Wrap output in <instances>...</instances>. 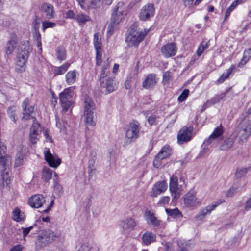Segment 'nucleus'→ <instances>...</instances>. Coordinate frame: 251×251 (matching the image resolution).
Listing matches in <instances>:
<instances>
[{"label":"nucleus","instance_id":"19","mask_svg":"<svg viewBox=\"0 0 251 251\" xmlns=\"http://www.w3.org/2000/svg\"><path fill=\"white\" fill-rule=\"evenodd\" d=\"M23 108L22 119L24 120H29L34 118L33 116L34 107L30 104V100L27 98L23 101L22 105Z\"/></svg>","mask_w":251,"mask_h":251},{"label":"nucleus","instance_id":"2","mask_svg":"<svg viewBox=\"0 0 251 251\" xmlns=\"http://www.w3.org/2000/svg\"><path fill=\"white\" fill-rule=\"evenodd\" d=\"M149 29H145L142 31L138 28L137 24H133L128 30L126 41L129 46H137L144 39Z\"/></svg>","mask_w":251,"mask_h":251},{"label":"nucleus","instance_id":"57","mask_svg":"<svg viewBox=\"0 0 251 251\" xmlns=\"http://www.w3.org/2000/svg\"><path fill=\"white\" fill-rule=\"evenodd\" d=\"M157 117L155 115H151L148 119V121L150 125H153L157 119Z\"/></svg>","mask_w":251,"mask_h":251},{"label":"nucleus","instance_id":"56","mask_svg":"<svg viewBox=\"0 0 251 251\" xmlns=\"http://www.w3.org/2000/svg\"><path fill=\"white\" fill-rule=\"evenodd\" d=\"M237 192V188L233 187H231L228 190L226 193V195L227 197H232Z\"/></svg>","mask_w":251,"mask_h":251},{"label":"nucleus","instance_id":"20","mask_svg":"<svg viewBox=\"0 0 251 251\" xmlns=\"http://www.w3.org/2000/svg\"><path fill=\"white\" fill-rule=\"evenodd\" d=\"M45 159L50 166L57 168L61 163V159L55 154H52L49 150L44 151Z\"/></svg>","mask_w":251,"mask_h":251},{"label":"nucleus","instance_id":"59","mask_svg":"<svg viewBox=\"0 0 251 251\" xmlns=\"http://www.w3.org/2000/svg\"><path fill=\"white\" fill-rule=\"evenodd\" d=\"M66 17L69 19H74L75 20V13L72 10H69L66 14Z\"/></svg>","mask_w":251,"mask_h":251},{"label":"nucleus","instance_id":"10","mask_svg":"<svg viewBox=\"0 0 251 251\" xmlns=\"http://www.w3.org/2000/svg\"><path fill=\"white\" fill-rule=\"evenodd\" d=\"M182 189L181 185L178 186L177 177L174 176L171 177L169 182V190L173 197V201H175L179 198L180 192Z\"/></svg>","mask_w":251,"mask_h":251},{"label":"nucleus","instance_id":"12","mask_svg":"<svg viewBox=\"0 0 251 251\" xmlns=\"http://www.w3.org/2000/svg\"><path fill=\"white\" fill-rule=\"evenodd\" d=\"M155 14V8L152 4L148 3L141 9L139 13V18L141 21H147L153 17Z\"/></svg>","mask_w":251,"mask_h":251},{"label":"nucleus","instance_id":"3","mask_svg":"<svg viewBox=\"0 0 251 251\" xmlns=\"http://www.w3.org/2000/svg\"><path fill=\"white\" fill-rule=\"evenodd\" d=\"M138 225V220L135 217H128L120 220L118 224L122 234H126L135 230Z\"/></svg>","mask_w":251,"mask_h":251},{"label":"nucleus","instance_id":"63","mask_svg":"<svg viewBox=\"0 0 251 251\" xmlns=\"http://www.w3.org/2000/svg\"><path fill=\"white\" fill-rule=\"evenodd\" d=\"M23 247L21 245H17L13 247L9 251H22Z\"/></svg>","mask_w":251,"mask_h":251},{"label":"nucleus","instance_id":"9","mask_svg":"<svg viewBox=\"0 0 251 251\" xmlns=\"http://www.w3.org/2000/svg\"><path fill=\"white\" fill-rule=\"evenodd\" d=\"M144 217L147 224L154 227L164 228L165 226V223L156 217L154 213L152 211L146 210Z\"/></svg>","mask_w":251,"mask_h":251},{"label":"nucleus","instance_id":"4","mask_svg":"<svg viewBox=\"0 0 251 251\" xmlns=\"http://www.w3.org/2000/svg\"><path fill=\"white\" fill-rule=\"evenodd\" d=\"M56 238V234L52 230L46 229L42 231L38 235L36 242V248L39 250L52 242Z\"/></svg>","mask_w":251,"mask_h":251},{"label":"nucleus","instance_id":"5","mask_svg":"<svg viewBox=\"0 0 251 251\" xmlns=\"http://www.w3.org/2000/svg\"><path fill=\"white\" fill-rule=\"evenodd\" d=\"M125 9L123 2H118L115 7L108 25V32H112L116 26L122 21L124 16L123 12Z\"/></svg>","mask_w":251,"mask_h":251},{"label":"nucleus","instance_id":"39","mask_svg":"<svg viewBox=\"0 0 251 251\" xmlns=\"http://www.w3.org/2000/svg\"><path fill=\"white\" fill-rule=\"evenodd\" d=\"M25 218L24 213L18 208H15L12 212V219L16 222H20Z\"/></svg>","mask_w":251,"mask_h":251},{"label":"nucleus","instance_id":"58","mask_svg":"<svg viewBox=\"0 0 251 251\" xmlns=\"http://www.w3.org/2000/svg\"><path fill=\"white\" fill-rule=\"evenodd\" d=\"M243 57L248 58V60L249 61L251 57V49L249 48L244 51Z\"/></svg>","mask_w":251,"mask_h":251},{"label":"nucleus","instance_id":"61","mask_svg":"<svg viewBox=\"0 0 251 251\" xmlns=\"http://www.w3.org/2000/svg\"><path fill=\"white\" fill-rule=\"evenodd\" d=\"M32 228V226H30L25 228H23V234L24 238L27 236V235L30 232Z\"/></svg>","mask_w":251,"mask_h":251},{"label":"nucleus","instance_id":"42","mask_svg":"<svg viewBox=\"0 0 251 251\" xmlns=\"http://www.w3.org/2000/svg\"><path fill=\"white\" fill-rule=\"evenodd\" d=\"M250 170L249 167H239L236 169L235 177L240 178L245 176Z\"/></svg>","mask_w":251,"mask_h":251},{"label":"nucleus","instance_id":"53","mask_svg":"<svg viewBox=\"0 0 251 251\" xmlns=\"http://www.w3.org/2000/svg\"><path fill=\"white\" fill-rule=\"evenodd\" d=\"M29 138L30 143H31L33 144H36L37 141L39 139L40 135L29 134Z\"/></svg>","mask_w":251,"mask_h":251},{"label":"nucleus","instance_id":"14","mask_svg":"<svg viewBox=\"0 0 251 251\" xmlns=\"http://www.w3.org/2000/svg\"><path fill=\"white\" fill-rule=\"evenodd\" d=\"M224 202L225 201L223 200H218L214 204L208 205L202 209L195 216V220L197 221L202 220L207 215H210L211 211L214 210L218 205Z\"/></svg>","mask_w":251,"mask_h":251},{"label":"nucleus","instance_id":"30","mask_svg":"<svg viewBox=\"0 0 251 251\" xmlns=\"http://www.w3.org/2000/svg\"><path fill=\"white\" fill-rule=\"evenodd\" d=\"M84 122L90 126L96 125V117L94 112H84Z\"/></svg>","mask_w":251,"mask_h":251},{"label":"nucleus","instance_id":"8","mask_svg":"<svg viewBox=\"0 0 251 251\" xmlns=\"http://www.w3.org/2000/svg\"><path fill=\"white\" fill-rule=\"evenodd\" d=\"M74 92L72 87L66 88L59 95V100L63 110L67 111L73 104Z\"/></svg>","mask_w":251,"mask_h":251},{"label":"nucleus","instance_id":"34","mask_svg":"<svg viewBox=\"0 0 251 251\" xmlns=\"http://www.w3.org/2000/svg\"><path fill=\"white\" fill-rule=\"evenodd\" d=\"M235 66L232 65L231 66L226 70V72H224L222 74V75L217 80V83L221 84L224 82L226 79H228L229 75L233 73L235 70Z\"/></svg>","mask_w":251,"mask_h":251},{"label":"nucleus","instance_id":"36","mask_svg":"<svg viewBox=\"0 0 251 251\" xmlns=\"http://www.w3.org/2000/svg\"><path fill=\"white\" fill-rule=\"evenodd\" d=\"M76 251H99L97 247L93 246L88 242L83 243Z\"/></svg>","mask_w":251,"mask_h":251},{"label":"nucleus","instance_id":"46","mask_svg":"<svg viewBox=\"0 0 251 251\" xmlns=\"http://www.w3.org/2000/svg\"><path fill=\"white\" fill-rule=\"evenodd\" d=\"M56 55L59 60L63 61L65 60L66 51L65 49L62 47L58 48L56 50Z\"/></svg>","mask_w":251,"mask_h":251},{"label":"nucleus","instance_id":"49","mask_svg":"<svg viewBox=\"0 0 251 251\" xmlns=\"http://www.w3.org/2000/svg\"><path fill=\"white\" fill-rule=\"evenodd\" d=\"M170 197L168 196H163L160 198L159 200L158 201L157 204L160 206H164L167 204L170 201Z\"/></svg>","mask_w":251,"mask_h":251},{"label":"nucleus","instance_id":"32","mask_svg":"<svg viewBox=\"0 0 251 251\" xmlns=\"http://www.w3.org/2000/svg\"><path fill=\"white\" fill-rule=\"evenodd\" d=\"M17 39L16 37H12L7 42L5 48V53L9 55L11 54L14 51L17 45Z\"/></svg>","mask_w":251,"mask_h":251},{"label":"nucleus","instance_id":"60","mask_svg":"<svg viewBox=\"0 0 251 251\" xmlns=\"http://www.w3.org/2000/svg\"><path fill=\"white\" fill-rule=\"evenodd\" d=\"M248 61L249 60H248V58H246V57H244L243 56V58H242L241 60L238 63V66L241 68L243 67Z\"/></svg>","mask_w":251,"mask_h":251},{"label":"nucleus","instance_id":"37","mask_svg":"<svg viewBox=\"0 0 251 251\" xmlns=\"http://www.w3.org/2000/svg\"><path fill=\"white\" fill-rule=\"evenodd\" d=\"M167 214L173 218H181L182 214L177 208L174 209L165 208Z\"/></svg>","mask_w":251,"mask_h":251},{"label":"nucleus","instance_id":"50","mask_svg":"<svg viewBox=\"0 0 251 251\" xmlns=\"http://www.w3.org/2000/svg\"><path fill=\"white\" fill-rule=\"evenodd\" d=\"M177 244L181 251H187L188 250L189 247L187 243L180 240L177 241Z\"/></svg>","mask_w":251,"mask_h":251},{"label":"nucleus","instance_id":"55","mask_svg":"<svg viewBox=\"0 0 251 251\" xmlns=\"http://www.w3.org/2000/svg\"><path fill=\"white\" fill-rule=\"evenodd\" d=\"M40 25V21L39 20L36 18L33 21L32 24V27L35 30V31H37L39 30V27Z\"/></svg>","mask_w":251,"mask_h":251},{"label":"nucleus","instance_id":"25","mask_svg":"<svg viewBox=\"0 0 251 251\" xmlns=\"http://www.w3.org/2000/svg\"><path fill=\"white\" fill-rule=\"evenodd\" d=\"M157 81L156 75L154 74H149L145 78L142 82V87L146 89L153 88Z\"/></svg>","mask_w":251,"mask_h":251},{"label":"nucleus","instance_id":"64","mask_svg":"<svg viewBox=\"0 0 251 251\" xmlns=\"http://www.w3.org/2000/svg\"><path fill=\"white\" fill-rule=\"evenodd\" d=\"M194 0H183L184 5L185 7H190L193 3Z\"/></svg>","mask_w":251,"mask_h":251},{"label":"nucleus","instance_id":"13","mask_svg":"<svg viewBox=\"0 0 251 251\" xmlns=\"http://www.w3.org/2000/svg\"><path fill=\"white\" fill-rule=\"evenodd\" d=\"M93 43L96 51V64L100 66L101 63L102 49L101 37L100 33H96L94 36Z\"/></svg>","mask_w":251,"mask_h":251},{"label":"nucleus","instance_id":"29","mask_svg":"<svg viewBox=\"0 0 251 251\" xmlns=\"http://www.w3.org/2000/svg\"><path fill=\"white\" fill-rule=\"evenodd\" d=\"M79 75V73L76 70L69 71L65 75V80L68 85L74 84Z\"/></svg>","mask_w":251,"mask_h":251},{"label":"nucleus","instance_id":"6","mask_svg":"<svg viewBox=\"0 0 251 251\" xmlns=\"http://www.w3.org/2000/svg\"><path fill=\"white\" fill-rule=\"evenodd\" d=\"M183 199L185 207L191 210L200 206L202 203V201L197 196L194 190L189 191L184 195Z\"/></svg>","mask_w":251,"mask_h":251},{"label":"nucleus","instance_id":"62","mask_svg":"<svg viewBox=\"0 0 251 251\" xmlns=\"http://www.w3.org/2000/svg\"><path fill=\"white\" fill-rule=\"evenodd\" d=\"M245 209L247 211L251 209V197L250 198L245 204Z\"/></svg>","mask_w":251,"mask_h":251},{"label":"nucleus","instance_id":"11","mask_svg":"<svg viewBox=\"0 0 251 251\" xmlns=\"http://www.w3.org/2000/svg\"><path fill=\"white\" fill-rule=\"evenodd\" d=\"M193 127L184 126L177 135V142L179 144L190 141L193 137Z\"/></svg>","mask_w":251,"mask_h":251},{"label":"nucleus","instance_id":"41","mask_svg":"<svg viewBox=\"0 0 251 251\" xmlns=\"http://www.w3.org/2000/svg\"><path fill=\"white\" fill-rule=\"evenodd\" d=\"M52 171L48 167H44L42 171V178L46 181L50 180L52 178Z\"/></svg>","mask_w":251,"mask_h":251},{"label":"nucleus","instance_id":"45","mask_svg":"<svg viewBox=\"0 0 251 251\" xmlns=\"http://www.w3.org/2000/svg\"><path fill=\"white\" fill-rule=\"evenodd\" d=\"M56 25L54 22H50L48 20L43 21L42 22V30L44 31L47 28H53Z\"/></svg>","mask_w":251,"mask_h":251},{"label":"nucleus","instance_id":"16","mask_svg":"<svg viewBox=\"0 0 251 251\" xmlns=\"http://www.w3.org/2000/svg\"><path fill=\"white\" fill-rule=\"evenodd\" d=\"M224 133L223 126L220 124L218 127L215 128L212 133L210 134L209 138L204 141V144L207 145L216 144L221 139Z\"/></svg>","mask_w":251,"mask_h":251},{"label":"nucleus","instance_id":"7","mask_svg":"<svg viewBox=\"0 0 251 251\" xmlns=\"http://www.w3.org/2000/svg\"><path fill=\"white\" fill-rule=\"evenodd\" d=\"M140 124L137 121L131 122L126 131L125 144L128 145L134 142L140 135Z\"/></svg>","mask_w":251,"mask_h":251},{"label":"nucleus","instance_id":"24","mask_svg":"<svg viewBox=\"0 0 251 251\" xmlns=\"http://www.w3.org/2000/svg\"><path fill=\"white\" fill-rule=\"evenodd\" d=\"M167 183L164 181L156 182L153 186L151 196L156 197L161 193H164L167 189Z\"/></svg>","mask_w":251,"mask_h":251},{"label":"nucleus","instance_id":"35","mask_svg":"<svg viewBox=\"0 0 251 251\" xmlns=\"http://www.w3.org/2000/svg\"><path fill=\"white\" fill-rule=\"evenodd\" d=\"M70 63L65 62L64 64L59 67H55L53 69V74L55 76L61 75L64 74L69 69Z\"/></svg>","mask_w":251,"mask_h":251},{"label":"nucleus","instance_id":"27","mask_svg":"<svg viewBox=\"0 0 251 251\" xmlns=\"http://www.w3.org/2000/svg\"><path fill=\"white\" fill-rule=\"evenodd\" d=\"M111 60L107 59L104 61L101 65V70L100 73L99 78L106 77L110 74V67Z\"/></svg>","mask_w":251,"mask_h":251},{"label":"nucleus","instance_id":"26","mask_svg":"<svg viewBox=\"0 0 251 251\" xmlns=\"http://www.w3.org/2000/svg\"><path fill=\"white\" fill-rule=\"evenodd\" d=\"M41 10L44 13L47 19H51L54 18L55 15L54 8L52 5L49 3H44L42 4Z\"/></svg>","mask_w":251,"mask_h":251},{"label":"nucleus","instance_id":"38","mask_svg":"<svg viewBox=\"0 0 251 251\" xmlns=\"http://www.w3.org/2000/svg\"><path fill=\"white\" fill-rule=\"evenodd\" d=\"M75 20L79 24L82 25L85 24L86 22L90 21V17L87 14L80 12L76 15L75 17Z\"/></svg>","mask_w":251,"mask_h":251},{"label":"nucleus","instance_id":"15","mask_svg":"<svg viewBox=\"0 0 251 251\" xmlns=\"http://www.w3.org/2000/svg\"><path fill=\"white\" fill-rule=\"evenodd\" d=\"M171 153V149L169 146L165 145L163 147L153 160V165L154 167L158 168L161 164V160L168 157Z\"/></svg>","mask_w":251,"mask_h":251},{"label":"nucleus","instance_id":"44","mask_svg":"<svg viewBox=\"0 0 251 251\" xmlns=\"http://www.w3.org/2000/svg\"><path fill=\"white\" fill-rule=\"evenodd\" d=\"M239 126L251 132V118L244 119Z\"/></svg>","mask_w":251,"mask_h":251},{"label":"nucleus","instance_id":"28","mask_svg":"<svg viewBox=\"0 0 251 251\" xmlns=\"http://www.w3.org/2000/svg\"><path fill=\"white\" fill-rule=\"evenodd\" d=\"M155 235L149 231L145 232L142 237V242L145 245H149L151 243L155 242Z\"/></svg>","mask_w":251,"mask_h":251},{"label":"nucleus","instance_id":"17","mask_svg":"<svg viewBox=\"0 0 251 251\" xmlns=\"http://www.w3.org/2000/svg\"><path fill=\"white\" fill-rule=\"evenodd\" d=\"M81 8L87 10L90 9H95L100 7L103 3L104 0H76Z\"/></svg>","mask_w":251,"mask_h":251},{"label":"nucleus","instance_id":"40","mask_svg":"<svg viewBox=\"0 0 251 251\" xmlns=\"http://www.w3.org/2000/svg\"><path fill=\"white\" fill-rule=\"evenodd\" d=\"M41 127L40 124L36 119L33 120L32 125L30 129V133L31 134L40 135L41 133Z\"/></svg>","mask_w":251,"mask_h":251},{"label":"nucleus","instance_id":"43","mask_svg":"<svg viewBox=\"0 0 251 251\" xmlns=\"http://www.w3.org/2000/svg\"><path fill=\"white\" fill-rule=\"evenodd\" d=\"M210 45L209 41L205 42L202 41L201 42L197 50V55L198 56H200L204 51L207 49Z\"/></svg>","mask_w":251,"mask_h":251},{"label":"nucleus","instance_id":"23","mask_svg":"<svg viewBox=\"0 0 251 251\" xmlns=\"http://www.w3.org/2000/svg\"><path fill=\"white\" fill-rule=\"evenodd\" d=\"M251 134V132L238 126L232 134V136L235 138L238 136L240 142H245L247 141Z\"/></svg>","mask_w":251,"mask_h":251},{"label":"nucleus","instance_id":"1","mask_svg":"<svg viewBox=\"0 0 251 251\" xmlns=\"http://www.w3.org/2000/svg\"><path fill=\"white\" fill-rule=\"evenodd\" d=\"M32 47L29 42L20 45L17 54L16 70L22 72L25 70L26 64L32 50Z\"/></svg>","mask_w":251,"mask_h":251},{"label":"nucleus","instance_id":"21","mask_svg":"<svg viewBox=\"0 0 251 251\" xmlns=\"http://www.w3.org/2000/svg\"><path fill=\"white\" fill-rule=\"evenodd\" d=\"M176 50L177 48L175 43L167 44L161 48L162 53L165 58H169L175 56Z\"/></svg>","mask_w":251,"mask_h":251},{"label":"nucleus","instance_id":"51","mask_svg":"<svg viewBox=\"0 0 251 251\" xmlns=\"http://www.w3.org/2000/svg\"><path fill=\"white\" fill-rule=\"evenodd\" d=\"M189 95V90L185 89L178 98V100L179 102H182L185 100Z\"/></svg>","mask_w":251,"mask_h":251},{"label":"nucleus","instance_id":"18","mask_svg":"<svg viewBox=\"0 0 251 251\" xmlns=\"http://www.w3.org/2000/svg\"><path fill=\"white\" fill-rule=\"evenodd\" d=\"M115 77H109L99 78L100 86L105 88L108 93L112 92L117 89V83L114 80Z\"/></svg>","mask_w":251,"mask_h":251},{"label":"nucleus","instance_id":"52","mask_svg":"<svg viewBox=\"0 0 251 251\" xmlns=\"http://www.w3.org/2000/svg\"><path fill=\"white\" fill-rule=\"evenodd\" d=\"M54 191L58 196L60 197L63 193L61 186L55 182L54 185Z\"/></svg>","mask_w":251,"mask_h":251},{"label":"nucleus","instance_id":"48","mask_svg":"<svg viewBox=\"0 0 251 251\" xmlns=\"http://www.w3.org/2000/svg\"><path fill=\"white\" fill-rule=\"evenodd\" d=\"M172 79L170 72H165L163 74V82L164 84H168Z\"/></svg>","mask_w":251,"mask_h":251},{"label":"nucleus","instance_id":"47","mask_svg":"<svg viewBox=\"0 0 251 251\" xmlns=\"http://www.w3.org/2000/svg\"><path fill=\"white\" fill-rule=\"evenodd\" d=\"M17 108L15 106H12L8 108V115L10 119L14 122H16L17 119L16 117V111Z\"/></svg>","mask_w":251,"mask_h":251},{"label":"nucleus","instance_id":"31","mask_svg":"<svg viewBox=\"0 0 251 251\" xmlns=\"http://www.w3.org/2000/svg\"><path fill=\"white\" fill-rule=\"evenodd\" d=\"M235 139L232 135L226 139L220 145L219 149L222 151H227L230 149L233 145Z\"/></svg>","mask_w":251,"mask_h":251},{"label":"nucleus","instance_id":"54","mask_svg":"<svg viewBox=\"0 0 251 251\" xmlns=\"http://www.w3.org/2000/svg\"><path fill=\"white\" fill-rule=\"evenodd\" d=\"M132 79V77L131 75L128 76L126 78L125 82V86L126 89H129L131 88Z\"/></svg>","mask_w":251,"mask_h":251},{"label":"nucleus","instance_id":"22","mask_svg":"<svg viewBox=\"0 0 251 251\" xmlns=\"http://www.w3.org/2000/svg\"><path fill=\"white\" fill-rule=\"evenodd\" d=\"M45 201V199L42 195L36 194L29 198L28 204L33 208H38L43 206Z\"/></svg>","mask_w":251,"mask_h":251},{"label":"nucleus","instance_id":"33","mask_svg":"<svg viewBox=\"0 0 251 251\" xmlns=\"http://www.w3.org/2000/svg\"><path fill=\"white\" fill-rule=\"evenodd\" d=\"M84 112H94L95 104L90 98L85 96L84 99Z\"/></svg>","mask_w":251,"mask_h":251}]
</instances>
